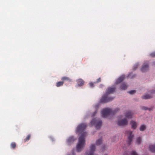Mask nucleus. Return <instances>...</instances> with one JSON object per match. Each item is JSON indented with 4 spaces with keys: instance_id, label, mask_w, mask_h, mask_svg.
<instances>
[{
    "instance_id": "29",
    "label": "nucleus",
    "mask_w": 155,
    "mask_h": 155,
    "mask_svg": "<svg viewBox=\"0 0 155 155\" xmlns=\"http://www.w3.org/2000/svg\"><path fill=\"white\" fill-rule=\"evenodd\" d=\"M132 73H130L129 74V75L128 76V77L130 78H133V77H135V75H134L133 76H132Z\"/></svg>"
},
{
    "instance_id": "5",
    "label": "nucleus",
    "mask_w": 155,
    "mask_h": 155,
    "mask_svg": "<svg viewBox=\"0 0 155 155\" xmlns=\"http://www.w3.org/2000/svg\"><path fill=\"white\" fill-rule=\"evenodd\" d=\"M92 125H95L96 129H99L101 125L102 121L101 120L94 119H93L91 122Z\"/></svg>"
},
{
    "instance_id": "31",
    "label": "nucleus",
    "mask_w": 155,
    "mask_h": 155,
    "mask_svg": "<svg viewBox=\"0 0 155 155\" xmlns=\"http://www.w3.org/2000/svg\"><path fill=\"white\" fill-rule=\"evenodd\" d=\"M94 83H93L92 82H91V83H89V84L90 86L91 87H94Z\"/></svg>"
},
{
    "instance_id": "32",
    "label": "nucleus",
    "mask_w": 155,
    "mask_h": 155,
    "mask_svg": "<svg viewBox=\"0 0 155 155\" xmlns=\"http://www.w3.org/2000/svg\"><path fill=\"white\" fill-rule=\"evenodd\" d=\"M128 139L129 140H130V141H131L132 139V136H129V137L128 138Z\"/></svg>"
},
{
    "instance_id": "21",
    "label": "nucleus",
    "mask_w": 155,
    "mask_h": 155,
    "mask_svg": "<svg viewBox=\"0 0 155 155\" xmlns=\"http://www.w3.org/2000/svg\"><path fill=\"white\" fill-rule=\"evenodd\" d=\"M139 64L138 63H137L134 65L133 67L134 70V71L137 68L138 66H139Z\"/></svg>"
},
{
    "instance_id": "27",
    "label": "nucleus",
    "mask_w": 155,
    "mask_h": 155,
    "mask_svg": "<svg viewBox=\"0 0 155 155\" xmlns=\"http://www.w3.org/2000/svg\"><path fill=\"white\" fill-rule=\"evenodd\" d=\"M150 56L152 57H155V52H154L150 54Z\"/></svg>"
},
{
    "instance_id": "34",
    "label": "nucleus",
    "mask_w": 155,
    "mask_h": 155,
    "mask_svg": "<svg viewBox=\"0 0 155 155\" xmlns=\"http://www.w3.org/2000/svg\"><path fill=\"white\" fill-rule=\"evenodd\" d=\"M93 153H91L89 154V155H93Z\"/></svg>"
},
{
    "instance_id": "13",
    "label": "nucleus",
    "mask_w": 155,
    "mask_h": 155,
    "mask_svg": "<svg viewBox=\"0 0 155 155\" xmlns=\"http://www.w3.org/2000/svg\"><path fill=\"white\" fill-rule=\"evenodd\" d=\"M61 80L62 81H68L69 82H71L72 81L71 79L69 77H62Z\"/></svg>"
},
{
    "instance_id": "14",
    "label": "nucleus",
    "mask_w": 155,
    "mask_h": 155,
    "mask_svg": "<svg viewBox=\"0 0 155 155\" xmlns=\"http://www.w3.org/2000/svg\"><path fill=\"white\" fill-rule=\"evenodd\" d=\"M127 85L126 84L123 83L121 84L120 88L122 90H125L127 88Z\"/></svg>"
},
{
    "instance_id": "33",
    "label": "nucleus",
    "mask_w": 155,
    "mask_h": 155,
    "mask_svg": "<svg viewBox=\"0 0 155 155\" xmlns=\"http://www.w3.org/2000/svg\"><path fill=\"white\" fill-rule=\"evenodd\" d=\"M100 87L102 88V87H103L104 86V85H103L101 84H100Z\"/></svg>"
},
{
    "instance_id": "10",
    "label": "nucleus",
    "mask_w": 155,
    "mask_h": 155,
    "mask_svg": "<svg viewBox=\"0 0 155 155\" xmlns=\"http://www.w3.org/2000/svg\"><path fill=\"white\" fill-rule=\"evenodd\" d=\"M125 76L124 75H123L119 77L118 79L116 80L115 84H118L121 82L125 79Z\"/></svg>"
},
{
    "instance_id": "19",
    "label": "nucleus",
    "mask_w": 155,
    "mask_h": 155,
    "mask_svg": "<svg viewBox=\"0 0 155 155\" xmlns=\"http://www.w3.org/2000/svg\"><path fill=\"white\" fill-rule=\"evenodd\" d=\"M126 134L127 136H133L132 131L130 130H127L126 131Z\"/></svg>"
},
{
    "instance_id": "8",
    "label": "nucleus",
    "mask_w": 155,
    "mask_h": 155,
    "mask_svg": "<svg viewBox=\"0 0 155 155\" xmlns=\"http://www.w3.org/2000/svg\"><path fill=\"white\" fill-rule=\"evenodd\" d=\"M130 124L131 128L133 129H136L138 125L137 123L136 122L133 120L130 121Z\"/></svg>"
},
{
    "instance_id": "26",
    "label": "nucleus",
    "mask_w": 155,
    "mask_h": 155,
    "mask_svg": "<svg viewBox=\"0 0 155 155\" xmlns=\"http://www.w3.org/2000/svg\"><path fill=\"white\" fill-rule=\"evenodd\" d=\"M131 155H138V154L135 151H133L131 153Z\"/></svg>"
},
{
    "instance_id": "7",
    "label": "nucleus",
    "mask_w": 155,
    "mask_h": 155,
    "mask_svg": "<svg viewBox=\"0 0 155 155\" xmlns=\"http://www.w3.org/2000/svg\"><path fill=\"white\" fill-rule=\"evenodd\" d=\"M128 121L126 118H124L118 122V124L119 126H124L126 125L128 123Z\"/></svg>"
},
{
    "instance_id": "23",
    "label": "nucleus",
    "mask_w": 155,
    "mask_h": 155,
    "mask_svg": "<svg viewBox=\"0 0 155 155\" xmlns=\"http://www.w3.org/2000/svg\"><path fill=\"white\" fill-rule=\"evenodd\" d=\"M142 109L143 110H148L149 111H150L152 110V109L150 108H147V107H142Z\"/></svg>"
},
{
    "instance_id": "20",
    "label": "nucleus",
    "mask_w": 155,
    "mask_h": 155,
    "mask_svg": "<svg viewBox=\"0 0 155 155\" xmlns=\"http://www.w3.org/2000/svg\"><path fill=\"white\" fill-rule=\"evenodd\" d=\"M95 149V146L94 145H91V152H93Z\"/></svg>"
},
{
    "instance_id": "12",
    "label": "nucleus",
    "mask_w": 155,
    "mask_h": 155,
    "mask_svg": "<svg viewBox=\"0 0 155 155\" xmlns=\"http://www.w3.org/2000/svg\"><path fill=\"white\" fill-rule=\"evenodd\" d=\"M152 97V96L148 94H146L142 96V98L143 99H148Z\"/></svg>"
},
{
    "instance_id": "17",
    "label": "nucleus",
    "mask_w": 155,
    "mask_h": 155,
    "mask_svg": "<svg viewBox=\"0 0 155 155\" xmlns=\"http://www.w3.org/2000/svg\"><path fill=\"white\" fill-rule=\"evenodd\" d=\"M146 126L144 124H142L140 127V130L141 131H143L146 129Z\"/></svg>"
},
{
    "instance_id": "11",
    "label": "nucleus",
    "mask_w": 155,
    "mask_h": 155,
    "mask_svg": "<svg viewBox=\"0 0 155 155\" xmlns=\"http://www.w3.org/2000/svg\"><path fill=\"white\" fill-rule=\"evenodd\" d=\"M77 82L79 86H82L84 84V81L81 79H78L77 80Z\"/></svg>"
},
{
    "instance_id": "28",
    "label": "nucleus",
    "mask_w": 155,
    "mask_h": 155,
    "mask_svg": "<svg viewBox=\"0 0 155 155\" xmlns=\"http://www.w3.org/2000/svg\"><path fill=\"white\" fill-rule=\"evenodd\" d=\"M101 81V78H99L98 79H97V81L96 82H94V83H99Z\"/></svg>"
},
{
    "instance_id": "22",
    "label": "nucleus",
    "mask_w": 155,
    "mask_h": 155,
    "mask_svg": "<svg viewBox=\"0 0 155 155\" xmlns=\"http://www.w3.org/2000/svg\"><path fill=\"white\" fill-rule=\"evenodd\" d=\"M102 142V140L101 139H99L97 140L96 144L97 145H99L100 144H101Z\"/></svg>"
},
{
    "instance_id": "9",
    "label": "nucleus",
    "mask_w": 155,
    "mask_h": 155,
    "mask_svg": "<svg viewBox=\"0 0 155 155\" xmlns=\"http://www.w3.org/2000/svg\"><path fill=\"white\" fill-rule=\"evenodd\" d=\"M133 114V113L132 111L128 110L126 112L125 116L127 118H132Z\"/></svg>"
},
{
    "instance_id": "3",
    "label": "nucleus",
    "mask_w": 155,
    "mask_h": 155,
    "mask_svg": "<svg viewBox=\"0 0 155 155\" xmlns=\"http://www.w3.org/2000/svg\"><path fill=\"white\" fill-rule=\"evenodd\" d=\"M119 110V109L117 108L113 112L112 110L108 108H105L103 109L101 112L102 116L104 117H106L110 114L113 113V114H115Z\"/></svg>"
},
{
    "instance_id": "1",
    "label": "nucleus",
    "mask_w": 155,
    "mask_h": 155,
    "mask_svg": "<svg viewBox=\"0 0 155 155\" xmlns=\"http://www.w3.org/2000/svg\"><path fill=\"white\" fill-rule=\"evenodd\" d=\"M116 88L114 87H109L108 88L107 91L105 94L102 97L100 102L102 103H105L112 101L114 99L113 97H108V95L110 94L113 93L115 91Z\"/></svg>"
},
{
    "instance_id": "18",
    "label": "nucleus",
    "mask_w": 155,
    "mask_h": 155,
    "mask_svg": "<svg viewBox=\"0 0 155 155\" xmlns=\"http://www.w3.org/2000/svg\"><path fill=\"white\" fill-rule=\"evenodd\" d=\"M64 84L63 81H59L57 82L56 84V86L57 87H59L62 86Z\"/></svg>"
},
{
    "instance_id": "16",
    "label": "nucleus",
    "mask_w": 155,
    "mask_h": 155,
    "mask_svg": "<svg viewBox=\"0 0 155 155\" xmlns=\"http://www.w3.org/2000/svg\"><path fill=\"white\" fill-rule=\"evenodd\" d=\"M150 150L152 152H155V145H151L149 146Z\"/></svg>"
},
{
    "instance_id": "24",
    "label": "nucleus",
    "mask_w": 155,
    "mask_h": 155,
    "mask_svg": "<svg viewBox=\"0 0 155 155\" xmlns=\"http://www.w3.org/2000/svg\"><path fill=\"white\" fill-rule=\"evenodd\" d=\"M16 146V143H12L11 144V147L13 148H15Z\"/></svg>"
},
{
    "instance_id": "25",
    "label": "nucleus",
    "mask_w": 155,
    "mask_h": 155,
    "mask_svg": "<svg viewBox=\"0 0 155 155\" xmlns=\"http://www.w3.org/2000/svg\"><path fill=\"white\" fill-rule=\"evenodd\" d=\"M136 92V91L135 90H132L129 92V93L131 94H132Z\"/></svg>"
},
{
    "instance_id": "30",
    "label": "nucleus",
    "mask_w": 155,
    "mask_h": 155,
    "mask_svg": "<svg viewBox=\"0 0 155 155\" xmlns=\"http://www.w3.org/2000/svg\"><path fill=\"white\" fill-rule=\"evenodd\" d=\"M141 140L140 138H138L137 140V142L138 144H139L140 143Z\"/></svg>"
},
{
    "instance_id": "4",
    "label": "nucleus",
    "mask_w": 155,
    "mask_h": 155,
    "mask_svg": "<svg viewBox=\"0 0 155 155\" xmlns=\"http://www.w3.org/2000/svg\"><path fill=\"white\" fill-rule=\"evenodd\" d=\"M85 143V140L84 136H80L79 139V142L77 146V150L78 151L81 150Z\"/></svg>"
},
{
    "instance_id": "6",
    "label": "nucleus",
    "mask_w": 155,
    "mask_h": 155,
    "mask_svg": "<svg viewBox=\"0 0 155 155\" xmlns=\"http://www.w3.org/2000/svg\"><path fill=\"white\" fill-rule=\"evenodd\" d=\"M149 69V64L148 62L143 63L141 68V70L142 72L147 71Z\"/></svg>"
},
{
    "instance_id": "15",
    "label": "nucleus",
    "mask_w": 155,
    "mask_h": 155,
    "mask_svg": "<svg viewBox=\"0 0 155 155\" xmlns=\"http://www.w3.org/2000/svg\"><path fill=\"white\" fill-rule=\"evenodd\" d=\"M99 105L98 104L94 106V108H95V111L93 114V115H92L93 116H94L97 113V110L99 108Z\"/></svg>"
},
{
    "instance_id": "2",
    "label": "nucleus",
    "mask_w": 155,
    "mask_h": 155,
    "mask_svg": "<svg viewBox=\"0 0 155 155\" xmlns=\"http://www.w3.org/2000/svg\"><path fill=\"white\" fill-rule=\"evenodd\" d=\"M87 126V124L85 123L80 124L75 130V133L79 134H81V136H84L82 134Z\"/></svg>"
}]
</instances>
